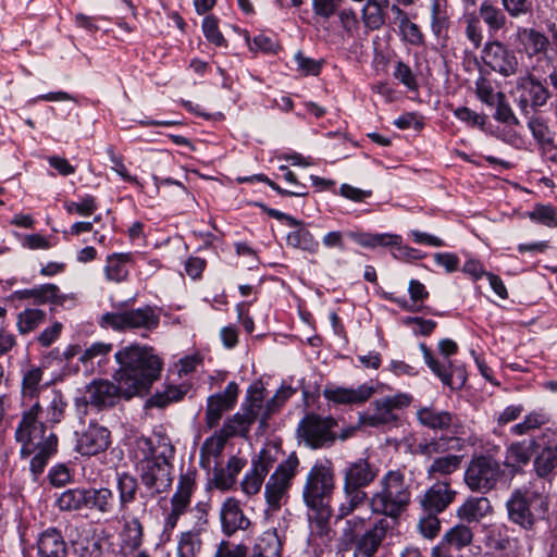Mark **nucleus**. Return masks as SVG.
Returning a JSON list of instances; mask_svg holds the SVG:
<instances>
[{"label":"nucleus","instance_id":"f257e3e1","mask_svg":"<svg viewBox=\"0 0 557 557\" xmlns=\"http://www.w3.org/2000/svg\"><path fill=\"white\" fill-rule=\"evenodd\" d=\"M114 358L120 366L114 373L117 385L95 380L86 387L85 401L97 409L113 407L121 396L129 399L147 392L160 376L162 361L152 348L129 345L117 350Z\"/></svg>","mask_w":557,"mask_h":557},{"label":"nucleus","instance_id":"f03ea898","mask_svg":"<svg viewBox=\"0 0 557 557\" xmlns=\"http://www.w3.org/2000/svg\"><path fill=\"white\" fill-rule=\"evenodd\" d=\"M137 451L141 455L137 468L146 488L153 494L168 491L173 482L172 460L175 448L165 435L160 433L151 437H139L136 441Z\"/></svg>","mask_w":557,"mask_h":557},{"label":"nucleus","instance_id":"7ed1b4c3","mask_svg":"<svg viewBox=\"0 0 557 557\" xmlns=\"http://www.w3.org/2000/svg\"><path fill=\"white\" fill-rule=\"evenodd\" d=\"M335 488L334 472L331 467L315 463L309 471L302 491L304 502L309 508V521L312 532L329 536L332 508L330 499Z\"/></svg>","mask_w":557,"mask_h":557},{"label":"nucleus","instance_id":"20e7f679","mask_svg":"<svg viewBox=\"0 0 557 557\" xmlns=\"http://www.w3.org/2000/svg\"><path fill=\"white\" fill-rule=\"evenodd\" d=\"M41 407L38 403L30 404L22 413L21 422L15 431V438L22 444L21 455L35 456L30 460V471L35 479L40 475L49 458L57 451L58 437L50 433L45 436L46 426L38 420Z\"/></svg>","mask_w":557,"mask_h":557},{"label":"nucleus","instance_id":"39448f33","mask_svg":"<svg viewBox=\"0 0 557 557\" xmlns=\"http://www.w3.org/2000/svg\"><path fill=\"white\" fill-rule=\"evenodd\" d=\"M412 497L411 481L401 469L388 470L379 480L369 498L372 513L397 520L408 508Z\"/></svg>","mask_w":557,"mask_h":557},{"label":"nucleus","instance_id":"423d86ee","mask_svg":"<svg viewBox=\"0 0 557 557\" xmlns=\"http://www.w3.org/2000/svg\"><path fill=\"white\" fill-rule=\"evenodd\" d=\"M392 528L386 518H380L367 528L366 519L355 516L347 519L342 529L341 549L351 550L352 557H375Z\"/></svg>","mask_w":557,"mask_h":557},{"label":"nucleus","instance_id":"0eeeda50","mask_svg":"<svg viewBox=\"0 0 557 557\" xmlns=\"http://www.w3.org/2000/svg\"><path fill=\"white\" fill-rule=\"evenodd\" d=\"M196 487V471L187 470L181 473L175 492L170 498V510L164 518L165 529H175L181 517L190 510L194 518V527L191 529H198L202 533L206 532L211 505L209 502H198L190 508L191 497Z\"/></svg>","mask_w":557,"mask_h":557},{"label":"nucleus","instance_id":"6e6552de","mask_svg":"<svg viewBox=\"0 0 557 557\" xmlns=\"http://www.w3.org/2000/svg\"><path fill=\"white\" fill-rule=\"evenodd\" d=\"M544 492V484L540 487L537 480L516 488L506 502L509 521L525 531H532L548 511V500Z\"/></svg>","mask_w":557,"mask_h":557},{"label":"nucleus","instance_id":"1a4fd4ad","mask_svg":"<svg viewBox=\"0 0 557 557\" xmlns=\"http://www.w3.org/2000/svg\"><path fill=\"white\" fill-rule=\"evenodd\" d=\"M298 467L299 459L295 454H292L269 476L264 485L267 511H277L287 502L288 491L297 474Z\"/></svg>","mask_w":557,"mask_h":557},{"label":"nucleus","instance_id":"9d476101","mask_svg":"<svg viewBox=\"0 0 557 557\" xmlns=\"http://www.w3.org/2000/svg\"><path fill=\"white\" fill-rule=\"evenodd\" d=\"M412 395L408 393H397L374 400L372 411L359 416V426L381 428L396 424L399 420L398 411L411 405Z\"/></svg>","mask_w":557,"mask_h":557},{"label":"nucleus","instance_id":"9b49d317","mask_svg":"<svg viewBox=\"0 0 557 557\" xmlns=\"http://www.w3.org/2000/svg\"><path fill=\"white\" fill-rule=\"evenodd\" d=\"M502 475L500 463L494 457L482 454L472 457L463 480L472 492L485 494L495 488Z\"/></svg>","mask_w":557,"mask_h":557},{"label":"nucleus","instance_id":"f8f14e48","mask_svg":"<svg viewBox=\"0 0 557 557\" xmlns=\"http://www.w3.org/2000/svg\"><path fill=\"white\" fill-rule=\"evenodd\" d=\"M335 426L336 421L331 417L308 413L299 422L297 434L308 447L319 449L331 446L335 442L333 433Z\"/></svg>","mask_w":557,"mask_h":557},{"label":"nucleus","instance_id":"ddd939ff","mask_svg":"<svg viewBox=\"0 0 557 557\" xmlns=\"http://www.w3.org/2000/svg\"><path fill=\"white\" fill-rule=\"evenodd\" d=\"M159 315L150 307L121 312H108L101 317L100 325L115 331L145 329L152 330L159 325Z\"/></svg>","mask_w":557,"mask_h":557},{"label":"nucleus","instance_id":"4468645a","mask_svg":"<svg viewBox=\"0 0 557 557\" xmlns=\"http://www.w3.org/2000/svg\"><path fill=\"white\" fill-rule=\"evenodd\" d=\"M483 61L493 71L503 76H511L517 73L519 62L513 51L509 50L500 41L487 42L483 49Z\"/></svg>","mask_w":557,"mask_h":557},{"label":"nucleus","instance_id":"2eb2a0df","mask_svg":"<svg viewBox=\"0 0 557 557\" xmlns=\"http://www.w3.org/2000/svg\"><path fill=\"white\" fill-rule=\"evenodd\" d=\"M457 344L451 339H443L438 344V349L444 356L443 361H438L432 355V351L425 344H420L423 358L431 371L442 381L444 385L453 387V366L448 357L456 354Z\"/></svg>","mask_w":557,"mask_h":557},{"label":"nucleus","instance_id":"dca6fc26","mask_svg":"<svg viewBox=\"0 0 557 557\" xmlns=\"http://www.w3.org/2000/svg\"><path fill=\"white\" fill-rule=\"evenodd\" d=\"M473 531L465 523L451 527L441 542L432 548L431 557H453V550H461L472 544Z\"/></svg>","mask_w":557,"mask_h":557},{"label":"nucleus","instance_id":"f3484780","mask_svg":"<svg viewBox=\"0 0 557 557\" xmlns=\"http://www.w3.org/2000/svg\"><path fill=\"white\" fill-rule=\"evenodd\" d=\"M237 397L238 385L235 382H230L223 392L211 395L208 398L205 414L207 426L210 429L216 426L223 413L235 406Z\"/></svg>","mask_w":557,"mask_h":557},{"label":"nucleus","instance_id":"a211bd4d","mask_svg":"<svg viewBox=\"0 0 557 557\" xmlns=\"http://www.w3.org/2000/svg\"><path fill=\"white\" fill-rule=\"evenodd\" d=\"M110 443V431L98 423H90L78 434L76 449L84 456H96L107 450Z\"/></svg>","mask_w":557,"mask_h":557},{"label":"nucleus","instance_id":"6ab92c4d","mask_svg":"<svg viewBox=\"0 0 557 557\" xmlns=\"http://www.w3.org/2000/svg\"><path fill=\"white\" fill-rule=\"evenodd\" d=\"M456 495L448 481H437L425 491L420 505L425 512L440 513L454 502Z\"/></svg>","mask_w":557,"mask_h":557},{"label":"nucleus","instance_id":"aec40b11","mask_svg":"<svg viewBox=\"0 0 557 557\" xmlns=\"http://www.w3.org/2000/svg\"><path fill=\"white\" fill-rule=\"evenodd\" d=\"M379 474V468L368 458H358L350 461L343 470L344 485L363 490L374 482Z\"/></svg>","mask_w":557,"mask_h":557},{"label":"nucleus","instance_id":"412c9836","mask_svg":"<svg viewBox=\"0 0 557 557\" xmlns=\"http://www.w3.org/2000/svg\"><path fill=\"white\" fill-rule=\"evenodd\" d=\"M222 531L231 536L239 530H247L250 520L244 515L239 502L234 497L226 498L220 509Z\"/></svg>","mask_w":557,"mask_h":557},{"label":"nucleus","instance_id":"4be33fe9","mask_svg":"<svg viewBox=\"0 0 557 557\" xmlns=\"http://www.w3.org/2000/svg\"><path fill=\"white\" fill-rule=\"evenodd\" d=\"M419 423L428 429L450 432L459 425V420L451 412L438 410L433 406L420 407L417 410Z\"/></svg>","mask_w":557,"mask_h":557},{"label":"nucleus","instance_id":"5701e85b","mask_svg":"<svg viewBox=\"0 0 557 557\" xmlns=\"http://www.w3.org/2000/svg\"><path fill=\"white\" fill-rule=\"evenodd\" d=\"M539 444L535 440L516 442L508 446L505 455L504 466L511 473H518L531 460Z\"/></svg>","mask_w":557,"mask_h":557},{"label":"nucleus","instance_id":"b1692460","mask_svg":"<svg viewBox=\"0 0 557 557\" xmlns=\"http://www.w3.org/2000/svg\"><path fill=\"white\" fill-rule=\"evenodd\" d=\"M37 553L39 557H66L67 544L55 528H50L40 533L37 540Z\"/></svg>","mask_w":557,"mask_h":557},{"label":"nucleus","instance_id":"393cba45","mask_svg":"<svg viewBox=\"0 0 557 557\" xmlns=\"http://www.w3.org/2000/svg\"><path fill=\"white\" fill-rule=\"evenodd\" d=\"M374 393V387L368 384H362L357 388H325L323 392L324 397L333 403L350 405L361 404L367 401Z\"/></svg>","mask_w":557,"mask_h":557},{"label":"nucleus","instance_id":"a878e982","mask_svg":"<svg viewBox=\"0 0 557 557\" xmlns=\"http://www.w3.org/2000/svg\"><path fill=\"white\" fill-rule=\"evenodd\" d=\"M87 509L106 517L119 511L115 496L108 487L87 488Z\"/></svg>","mask_w":557,"mask_h":557},{"label":"nucleus","instance_id":"bb28decb","mask_svg":"<svg viewBox=\"0 0 557 557\" xmlns=\"http://www.w3.org/2000/svg\"><path fill=\"white\" fill-rule=\"evenodd\" d=\"M493 512V506L486 497H470L460 507L456 515L462 522L476 523Z\"/></svg>","mask_w":557,"mask_h":557},{"label":"nucleus","instance_id":"cd10ccee","mask_svg":"<svg viewBox=\"0 0 557 557\" xmlns=\"http://www.w3.org/2000/svg\"><path fill=\"white\" fill-rule=\"evenodd\" d=\"M516 39L529 57L545 52L549 44L544 34L527 27L517 28Z\"/></svg>","mask_w":557,"mask_h":557},{"label":"nucleus","instance_id":"c85d7f7f","mask_svg":"<svg viewBox=\"0 0 557 557\" xmlns=\"http://www.w3.org/2000/svg\"><path fill=\"white\" fill-rule=\"evenodd\" d=\"M347 236L359 246L368 249L379 247L392 249L399 240V235L391 233L348 232Z\"/></svg>","mask_w":557,"mask_h":557},{"label":"nucleus","instance_id":"c756f323","mask_svg":"<svg viewBox=\"0 0 557 557\" xmlns=\"http://www.w3.org/2000/svg\"><path fill=\"white\" fill-rule=\"evenodd\" d=\"M202 532L189 529L177 537L175 557H199L203 549Z\"/></svg>","mask_w":557,"mask_h":557},{"label":"nucleus","instance_id":"7c9ffc66","mask_svg":"<svg viewBox=\"0 0 557 557\" xmlns=\"http://www.w3.org/2000/svg\"><path fill=\"white\" fill-rule=\"evenodd\" d=\"M517 87L528 92L531 108L534 110L545 106L550 98V92L547 87L534 75H527L519 78Z\"/></svg>","mask_w":557,"mask_h":557},{"label":"nucleus","instance_id":"2f4dec72","mask_svg":"<svg viewBox=\"0 0 557 557\" xmlns=\"http://www.w3.org/2000/svg\"><path fill=\"white\" fill-rule=\"evenodd\" d=\"M367 492L361 488L346 486L343 484V498L337 508V519H343L354 513L358 508L369 503Z\"/></svg>","mask_w":557,"mask_h":557},{"label":"nucleus","instance_id":"473e14b6","mask_svg":"<svg viewBox=\"0 0 557 557\" xmlns=\"http://www.w3.org/2000/svg\"><path fill=\"white\" fill-rule=\"evenodd\" d=\"M36 403L41 407V410L38 412V417L40 414L45 417V422L41 421L44 424H57L61 422L64 417L66 403L59 391L53 389L49 395H47L45 406L41 405L39 400H36L34 404Z\"/></svg>","mask_w":557,"mask_h":557},{"label":"nucleus","instance_id":"72a5a7b5","mask_svg":"<svg viewBox=\"0 0 557 557\" xmlns=\"http://www.w3.org/2000/svg\"><path fill=\"white\" fill-rule=\"evenodd\" d=\"M478 15L487 26L491 35L496 34L507 24V16L505 12L490 0H483L480 3Z\"/></svg>","mask_w":557,"mask_h":557},{"label":"nucleus","instance_id":"f704fd0d","mask_svg":"<svg viewBox=\"0 0 557 557\" xmlns=\"http://www.w3.org/2000/svg\"><path fill=\"white\" fill-rule=\"evenodd\" d=\"M116 491L119 493V511H125L136 498L138 491L137 479L127 472L119 473L116 476Z\"/></svg>","mask_w":557,"mask_h":557},{"label":"nucleus","instance_id":"c9c22d12","mask_svg":"<svg viewBox=\"0 0 557 557\" xmlns=\"http://www.w3.org/2000/svg\"><path fill=\"white\" fill-rule=\"evenodd\" d=\"M264 401V388L255 384L248 389V396L243 407V413L251 420L253 423L258 418L262 425L267 423L262 422V414L267 411V404Z\"/></svg>","mask_w":557,"mask_h":557},{"label":"nucleus","instance_id":"e433bc0d","mask_svg":"<svg viewBox=\"0 0 557 557\" xmlns=\"http://www.w3.org/2000/svg\"><path fill=\"white\" fill-rule=\"evenodd\" d=\"M389 3L376 0H368L361 10V17L364 26L371 30L380 29L386 20V9Z\"/></svg>","mask_w":557,"mask_h":557},{"label":"nucleus","instance_id":"4c0bfd02","mask_svg":"<svg viewBox=\"0 0 557 557\" xmlns=\"http://www.w3.org/2000/svg\"><path fill=\"white\" fill-rule=\"evenodd\" d=\"M44 371L39 367L30 366L23 372L22 379V397L23 405L27 406L26 401H32L33 399L38 398L42 386Z\"/></svg>","mask_w":557,"mask_h":557},{"label":"nucleus","instance_id":"58836bf2","mask_svg":"<svg viewBox=\"0 0 557 557\" xmlns=\"http://www.w3.org/2000/svg\"><path fill=\"white\" fill-rule=\"evenodd\" d=\"M246 466V460L237 456H232L224 469H220L214 473V484L220 490H228L236 482L238 473Z\"/></svg>","mask_w":557,"mask_h":557},{"label":"nucleus","instance_id":"ea45409f","mask_svg":"<svg viewBox=\"0 0 557 557\" xmlns=\"http://www.w3.org/2000/svg\"><path fill=\"white\" fill-rule=\"evenodd\" d=\"M255 557H282V542L276 529L263 532L255 545Z\"/></svg>","mask_w":557,"mask_h":557},{"label":"nucleus","instance_id":"a19ab883","mask_svg":"<svg viewBox=\"0 0 557 557\" xmlns=\"http://www.w3.org/2000/svg\"><path fill=\"white\" fill-rule=\"evenodd\" d=\"M462 457L449 454L435 458L426 470L430 480L441 476H448L455 473L461 466Z\"/></svg>","mask_w":557,"mask_h":557},{"label":"nucleus","instance_id":"79ce46f5","mask_svg":"<svg viewBox=\"0 0 557 557\" xmlns=\"http://www.w3.org/2000/svg\"><path fill=\"white\" fill-rule=\"evenodd\" d=\"M485 544L488 548L502 552L510 546L509 528L504 523H493L485 528Z\"/></svg>","mask_w":557,"mask_h":557},{"label":"nucleus","instance_id":"37998d69","mask_svg":"<svg viewBox=\"0 0 557 557\" xmlns=\"http://www.w3.org/2000/svg\"><path fill=\"white\" fill-rule=\"evenodd\" d=\"M58 505L61 510L66 511L87 509V488L64 491L58 498Z\"/></svg>","mask_w":557,"mask_h":557},{"label":"nucleus","instance_id":"c03bdc74","mask_svg":"<svg viewBox=\"0 0 557 557\" xmlns=\"http://www.w3.org/2000/svg\"><path fill=\"white\" fill-rule=\"evenodd\" d=\"M557 467V446L545 447L534 459V471L540 479L548 476Z\"/></svg>","mask_w":557,"mask_h":557},{"label":"nucleus","instance_id":"a18cd8bd","mask_svg":"<svg viewBox=\"0 0 557 557\" xmlns=\"http://www.w3.org/2000/svg\"><path fill=\"white\" fill-rule=\"evenodd\" d=\"M252 422L244 413H235L232 418L227 419L220 431L227 438L240 436L246 437L249 433Z\"/></svg>","mask_w":557,"mask_h":557},{"label":"nucleus","instance_id":"49530a36","mask_svg":"<svg viewBox=\"0 0 557 557\" xmlns=\"http://www.w3.org/2000/svg\"><path fill=\"white\" fill-rule=\"evenodd\" d=\"M281 456V450L274 445H267L263 447L256 459L252 460V469L267 476L269 471L277 462Z\"/></svg>","mask_w":557,"mask_h":557},{"label":"nucleus","instance_id":"de8ad7c7","mask_svg":"<svg viewBox=\"0 0 557 557\" xmlns=\"http://www.w3.org/2000/svg\"><path fill=\"white\" fill-rule=\"evenodd\" d=\"M287 243L292 247L299 248L309 252H315L319 247V243L306 228H299L289 233L287 236Z\"/></svg>","mask_w":557,"mask_h":557},{"label":"nucleus","instance_id":"09e8293b","mask_svg":"<svg viewBox=\"0 0 557 557\" xmlns=\"http://www.w3.org/2000/svg\"><path fill=\"white\" fill-rule=\"evenodd\" d=\"M18 298L34 297L38 302H55L59 300V288L53 284H46L35 289H24L16 292Z\"/></svg>","mask_w":557,"mask_h":557},{"label":"nucleus","instance_id":"8fccbe9b","mask_svg":"<svg viewBox=\"0 0 557 557\" xmlns=\"http://www.w3.org/2000/svg\"><path fill=\"white\" fill-rule=\"evenodd\" d=\"M480 20V16L474 12L463 14L466 36L474 48H479L483 41V29Z\"/></svg>","mask_w":557,"mask_h":557},{"label":"nucleus","instance_id":"3c124183","mask_svg":"<svg viewBox=\"0 0 557 557\" xmlns=\"http://www.w3.org/2000/svg\"><path fill=\"white\" fill-rule=\"evenodd\" d=\"M46 313L39 309H26L17 317V329L21 334H27L34 331L44 322Z\"/></svg>","mask_w":557,"mask_h":557},{"label":"nucleus","instance_id":"603ef678","mask_svg":"<svg viewBox=\"0 0 557 557\" xmlns=\"http://www.w3.org/2000/svg\"><path fill=\"white\" fill-rule=\"evenodd\" d=\"M188 388L186 385H169L162 392H158L152 397V404L157 407H165L173 401L181 400Z\"/></svg>","mask_w":557,"mask_h":557},{"label":"nucleus","instance_id":"864d4df0","mask_svg":"<svg viewBox=\"0 0 557 557\" xmlns=\"http://www.w3.org/2000/svg\"><path fill=\"white\" fill-rule=\"evenodd\" d=\"M528 127L539 144L540 149L555 140L549 126L541 117H531L528 122Z\"/></svg>","mask_w":557,"mask_h":557},{"label":"nucleus","instance_id":"5fc2aeb1","mask_svg":"<svg viewBox=\"0 0 557 557\" xmlns=\"http://www.w3.org/2000/svg\"><path fill=\"white\" fill-rule=\"evenodd\" d=\"M131 261L128 253H115L108 258L106 270L109 278H123L129 274L126 269Z\"/></svg>","mask_w":557,"mask_h":557},{"label":"nucleus","instance_id":"6e6d98bb","mask_svg":"<svg viewBox=\"0 0 557 557\" xmlns=\"http://www.w3.org/2000/svg\"><path fill=\"white\" fill-rule=\"evenodd\" d=\"M548 422V417L543 411H534L524 417V420L511 428V432L516 435H523L530 431L541 428Z\"/></svg>","mask_w":557,"mask_h":557},{"label":"nucleus","instance_id":"4d7b16f0","mask_svg":"<svg viewBox=\"0 0 557 557\" xmlns=\"http://www.w3.org/2000/svg\"><path fill=\"white\" fill-rule=\"evenodd\" d=\"M228 438L219 430L212 436L208 437L201 446L202 458H216L223 451Z\"/></svg>","mask_w":557,"mask_h":557},{"label":"nucleus","instance_id":"13d9d810","mask_svg":"<svg viewBox=\"0 0 557 557\" xmlns=\"http://www.w3.org/2000/svg\"><path fill=\"white\" fill-rule=\"evenodd\" d=\"M496 111L494 114L495 120L509 125H519L520 121L515 115L511 107L506 101V96L503 92H498V100L495 102Z\"/></svg>","mask_w":557,"mask_h":557},{"label":"nucleus","instance_id":"bf43d9fd","mask_svg":"<svg viewBox=\"0 0 557 557\" xmlns=\"http://www.w3.org/2000/svg\"><path fill=\"white\" fill-rule=\"evenodd\" d=\"M528 215L532 221L544 224L548 227L557 226V215L554 208L550 206L537 205L528 213Z\"/></svg>","mask_w":557,"mask_h":557},{"label":"nucleus","instance_id":"052dcab7","mask_svg":"<svg viewBox=\"0 0 557 557\" xmlns=\"http://www.w3.org/2000/svg\"><path fill=\"white\" fill-rule=\"evenodd\" d=\"M505 12L511 18H519L532 13L533 4L531 0H502Z\"/></svg>","mask_w":557,"mask_h":557},{"label":"nucleus","instance_id":"680f3d73","mask_svg":"<svg viewBox=\"0 0 557 557\" xmlns=\"http://www.w3.org/2000/svg\"><path fill=\"white\" fill-rule=\"evenodd\" d=\"M343 0H312L315 16L326 21L337 13Z\"/></svg>","mask_w":557,"mask_h":557},{"label":"nucleus","instance_id":"e2e57ef3","mask_svg":"<svg viewBox=\"0 0 557 557\" xmlns=\"http://www.w3.org/2000/svg\"><path fill=\"white\" fill-rule=\"evenodd\" d=\"M113 346L109 343L97 342L94 343L90 347L86 348L82 355L79 356V361L83 363L92 362L95 359L101 361V358L106 357L111 350Z\"/></svg>","mask_w":557,"mask_h":557},{"label":"nucleus","instance_id":"0e129e2a","mask_svg":"<svg viewBox=\"0 0 557 557\" xmlns=\"http://www.w3.org/2000/svg\"><path fill=\"white\" fill-rule=\"evenodd\" d=\"M294 60L297 65V70L304 75H318L323 64L322 60L306 57L300 51L295 54Z\"/></svg>","mask_w":557,"mask_h":557},{"label":"nucleus","instance_id":"69168bd1","mask_svg":"<svg viewBox=\"0 0 557 557\" xmlns=\"http://www.w3.org/2000/svg\"><path fill=\"white\" fill-rule=\"evenodd\" d=\"M264 478H265L264 475L255 471V469L251 468L250 471L245 474V476L240 483L242 491L247 496L257 495L261 490Z\"/></svg>","mask_w":557,"mask_h":557},{"label":"nucleus","instance_id":"338daca9","mask_svg":"<svg viewBox=\"0 0 557 557\" xmlns=\"http://www.w3.org/2000/svg\"><path fill=\"white\" fill-rule=\"evenodd\" d=\"M248 547L244 544H235L221 541L216 547L214 557H247Z\"/></svg>","mask_w":557,"mask_h":557},{"label":"nucleus","instance_id":"774afa93","mask_svg":"<svg viewBox=\"0 0 557 557\" xmlns=\"http://www.w3.org/2000/svg\"><path fill=\"white\" fill-rule=\"evenodd\" d=\"M76 553L78 557H101V541L96 537H87L77 544Z\"/></svg>","mask_w":557,"mask_h":557}]
</instances>
